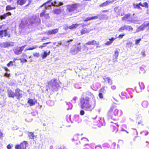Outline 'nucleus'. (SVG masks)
Returning <instances> with one entry per match:
<instances>
[{"label":"nucleus","mask_w":149,"mask_h":149,"mask_svg":"<svg viewBox=\"0 0 149 149\" xmlns=\"http://www.w3.org/2000/svg\"><path fill=\"white\" fill-rule=\"evenodd\" d=\"M81 108L88 111H91L95 106V99L91 101L88 97H86L81 100Z\"/></svg>","instance_id":"1"},{"label":"nucleus","mask_w":149,"mask_h":149,"mask_svg":"<svg viewBox=\"0 0 149 149\" xmlns=\"http://www.w3.org/2000/svg\"><path fill=\"white\" fill-rule=\"evenodd\" d=\"M48 86L52 91H57L59 86L55 79L51 80L48 83Z\"/></svg>","instance_id":"2"},{"label":"nucleus","mask_w":149,"mask_h":149,"mask_svg":"<svg viewBox=\"0 0 149 149\" xmlns=\"http://www.w3.org/2000/svg\"><path fill=\"white\" fill-rule=\"evenodd\" d=\"M52 0H49V1H47L45 3L43 4L42 5H41L40 7L41 8L43 6L46 5L45 6V8L46 9H49V8L50 7L51 5L55 6H61L63 5V3L62 2H60L59 1H55L53 3H51L50 5H48L47 6L46 5L48 4L49 2H50Z\"/></svg>","instance_id":"3"},{"label":"nucleus","mask_w":149,"mask_h":149,"mask_svg":"<svg viewBox=\"0 0 149 149\" xmlns=\"http://www.w3.org/2000/svg\"><path fill=\"white\" fill-rule=\"evenodd\" d=\"M134 14H133L132 16L130 14L126 15L122 18V20L123 21L132 22L133 19L135 18L134 16Z\"/></svg>","instance_id":"4"},{"label":"nucleus","mask_w":149,"mask_h":149,"mask_svg":"<svg viewBox=\"0 0 149 149\" xmlns=\"http://www.w3.org/2000/svg\"><path fill=\"white\" fill-rule=\"evenodd\" d=\"M81 49V47L80 46L76 47L74 46L71 49L70 53L72 54L75 55L77 54Z\"/></svg>","instance_id":"5"},{"label":"nucleus","mask_w":149,"mask_h":149,"mask_svg":"<svg viewBox=\"0 0 149 149\" xmlns=\"http://www.w3.org/2000/svg\"><path fill=\"white\" fill-rule=\"evenodd\" d=\"M40 22V19L38 16L36 15L33 16L30 19V22L31 23H39Z\"/></svg>","instance_id":"6"},{"label":"nucleus","mask_w":149,"mask_h":149,"mask_svg":"<svg viewBox=\"0 0 149 149\" xmlns=\"http://www.w3.org/2000/svg\"><path fill=\"white\" fill-rule=\"evenodd\" d=\"M26 46V45H24L21 47H17L14 50L15 53L17 55L21 54Z\"/></svg>","instance_id":"7"},{"label":"nucleus","mask_w":149,"mask_h":149,"mask_svg":"<svg viewBox=\"0 0 149 149\" xmlns=\"http://www.w3.org/2000/svg\"><path fill=\"white\" fill-rule=\"evenodd\" d=\"M0 47H8L10 46H13L14 43L12 42H4L0 45Z\"/></svg>","instance_id":"8"},{"label":"nucleus","mask_w":149,"mask_h":149,"mask_svg":"<svg viewBox=\"0 0 149 149\" xmlns=\"http://www.w3.org/2000/svg\"><path fill=\"white\" fill-rule=\"evenodd\" d=\"M79 5L78 4H74L68 6V10L71 12L77 9L79 7Z\"/></svg>","instance_id":"9"},{"label":"nucleus","mask_w":149,"mask_h":149,"mask_svg":"<svg viewBox=\"0 0 149 149\" xmlns=\"http://www.w3.org/2000/svg\"><path fill=\"white\" fill-rule=\"evenodd\" d=\"M15 91V96L17 97V99H19V98L21 97L22 96V94L21 93V91H20L18 88L16 89Z\"/></svg>","instance_id":"10"},{"label":"nucleus","mask_w":149,"mask_h":149,"mask_svg":"<svg viewBox=\"0 0 149 149\" xmlns=\"http://www.w3.org/2000/svg\"><path fill=\"white\" fill-rule=\"evenodd\" d=\"M27 25L28 24L26 22V20L25 19H24L22 20L21 23L19 25V27L23 28Z\"/></svg>","instance_id":"11"},{"label":"nucleus","mask_w":149,"mask_h":149,"mask_svg":"<svg viewBox=\"0 0 149 149\" xmlns=\"http://www.w3.org/2000/svg\"><path fill=\"white\" fill-rule=\"evenodd\" d=\"M114 109V108L113 107H111L108 112V115L109 117H110L111 119L115 120V119L113 117V116L111 115V113Z\"/></svg>","instance_id":"12"},{"label":"nucleus","mask_w":149,"mask_h":149,"mask_svg":"<svg viewBox=\"0 0 149 149\" xmlns=\"http://www.w3.org/2000/svg\"><path fill=\"white\" fill-rule=\"evenodd\" d=\"M37 100L35 99L34 100L29 99L28 101V103L29 104L30 106L34 105L35 104L37 103Z\"/></svg>","instance_id":"13"},{"label":"nucleus","mask_w":149,"mask_h":149,"mask_svg":"<svg viewBox=\"0 0 149 149\" xmlns=\"http://www.w3.org/2000/svg\"><path fill=\"white\" fill-rule=\"evenodd\" d=\"M58 31V29H53L51 30L48 31L47 33V34L48 35L55 34L56 33H57Z\"/></svg>","instance_id":"14"},{"label":"nucleus","mask_w":149,"mask_h":149,"mask_svg":"<svg viewBox=\"0 0 149 149\" xmlns=\"http://www.w3.org/2000/svg\"><path fill=\"white\" fill-rule=\"evenodd\" d=\"M146 24H143L138 27L136 30V32H138L141 31L143 30L146 27Z\"/></svg>","instance_id":"15"},{"label":"nucleus","mask_w":149,"mask_h":149,"mask_svg":"<svg viewBox=\"0 0 149 149\" xmlns=\"http://www.w3.org/2000/svg\"><path fill=\"white\" fill-rule=\"evenodd\" d=\"M8 96L9 97L14 98L15 96V93L13 92L11 90H8Z\"/></svg>","instance_id":"16"},{"label":"nucleus","mask_w":149,"mask_h":149,"mask_svg":"<svg viewBox=\"0 0 149 149\" xmlns=\"http://www.w3.org/2000/svg\"><path fill=\"white\" fill-rule=\"evenodd\" d=\"M121 111H119L118 110L116 109L114 110L113 112V115L115 116H120L121 115Z\"/></svg>","instance_id":"17"},{"label":"nucleus","mask_w":149,"mask_h":149,"mask_svg":"<svg viewBox=\"0 0 149 149\" xmlns=\"http://www.w3.org/2000/svg\"><path fill=\"white\" fill-rule=\"evenodd\" d=\"M117 38H112L111 39H109V41L107 42L105 44L107 45H109L111 44L113 41L115 40Z\"/></svg>","instance_id":"18"},{"label":"nucleus","mask_w":149,"mask_h":149,"mask_svg":"<svg viewBox=\"0 0 149 149\" xmlns=\"http://www.w3.org/2000/svg\"><path fill=\"white\" fill-rule=\"evenodd\" d=\"M95 44H96V41L93 40L92 41H88L87 42L86 45H95Z\"/></svg>","instance_id":"19"},{"label":"nucleus","mask_w":149,"mask_h":149,"mask_svg":"<svg viewBox=\"0 0 149 149\" xmlns=\"http://www.w3.org/2000/svg\"><path fill=\"white\" fill-rule=\"evenodd\" d=\"M80 25V24H75L72 25L71 26H69V27H67V28H65V29H66L69 28L71 29H73L77 28L78 25Z\"/></svg>","instance_id":"20"},{"label":"nucleus","mask_w":149,"mask_h":149,"mask_svg":"<svg viewBox=\"0 0 149 149\" xmlns=\"http://www.w3.org/2000/svg\"><path fill=\"white\" fill-rule=\"evenodd\" d=\"M113 2V1H107L106 2L103 3L102 4L100 5V6L102 7H104L108 5L109 3Z\"/></svg>","instance_id":"21"},{"label":"nucleus","mask_w":149,"mask_h":149,"mask_svg":"<svg viewBox=\"0 0 149 149\" xmlns=\"http://www.w3.org/2000/svg\"><path fill=\"white\" fill-rule=\"evenodd\" d=\"M61 11V9L60 8L54 9L53 11V12L54 14L58 15L60 14Z\"/></svg>","instance_id":"22"},{"label":"nucleus","mask_w":149,"mask_h":149,"mask_svg":"<svg viewBox=\"0 0 149 149\" xmlns=\"http://www.w3.org/2000/svg\"><path fill=\"white\" fill-rule=\"evenodd\" d=\"M90 31V30H88L86 28H84L81 31V35H83L84 34L86 33H88Z\"/></svg>","instance_id":"23"},{"label":"nucleus","mask_w":149,"mask_h":149,"mask_svg":"<svg viewBox=\"0 0 149 149\" xmlns=\"http://www.w3.org/2000/svg\"><path fill=\"white\" fill-rule=\"evenodd\" d=\"M26 0H17V3L20 5H22L25 3Z\"/></svg>","instance_id":"24"},{"label":"nucleus","mask_w":149,"mask_h":149,"mask_svg":"<svg viewBox=\"0 0 149 149\" xmlns=\"http://www.w3.org/2000/svg\"><path fill=\"white\" fill-rule=\"evenodd\" d=\"M26 142L24 141L23 143H21L20 145L22 149H25L26 148Z\"/></svg>","instance_id":"25"},{"label":"nucleus","mask_w":149,"mask_h":149,"mask_svg":"<svg viewBox=\"0 0 149 149\" xmlns=\"http://www.w3.org/2000/svg\"><path fill=\"white\" fill-rule=\"evenodd\" d=\"M97 18L98 17L97 16L93 17H87L86 19L84 20V21L86 22L92 19H97Z\"/></svg>","instance_id":"26"},{"label":"nucleus","mask_w":149,"mask_h":149,"mask_svg":"<svg viewBox=\"0 0 149 149\" xmlns=\"http://www.w3.org/2000/svg\"><path fill=\"white\" fill-rule=\"evenodd\" d=\"M47 13H46V9L43 10L42 12L40 13V17H44L46 14Z\"/></svg>","instance_id":"27"},{"label":"nucleus","mask_w":149,"mask_h":149,"mask_svg":"<svg viewBox=\"0 0 149 149\" xmlns=\"http://www.w3.org/2000/svg\"><path fill=\"white\" fill-rule=\"evenodd\" d=\"M148 102L147 101H145L142 102V105L143 107L145 108L147 107L148 106Z\"/></svg>","instance_id":"28"},{"label":"nucleus","mask_w":149,"mask_h":149,"mask_svg":"<svg viewBox=\"0 0 149 149\" xmlns=\"http://www.w3.org/2000/svg\"><path fill=\"white\" fill-rule=\"evenodd\" d=\"M104 80L105 81H108V83L109 84L111 85L112 84V81L109 77H107L105 79L104 78Z\"/></svg>","instance_id":"29"},{"label":"nucleus","mask_w":149,"mask_h":149,"mask_svg":"<svg viewBox=\"0 0 149 149\" xmlns=\"http://www.w3.org/2000/svg\"><path fill=\"white\" fill-rule=\"evenodd\" d=\"M15 8V7H12L10 5H8L6 7V10L8 11L14 9Z\"/></svg>","instance_id":"30"},{"label":"nucleus","mask_w":149,"mask_h":149,"mask_svg":"<svg viewBox=\"0 0 149 149\" xmlns=\"http://www.w3.org/2000/svg\"><path fill=\"white\" fill-rule=\"evenodd\" d=\"M50 53V51H49L48 53H47L46 52H44V54L42 56V58L44 59L48 55H49V54Z\"/></svg>","instance_id":"31"},{"label":"nucleus","mask_w":149,"mask_h":149,"mask_svg":"<svg viewBox=\"0 0 149 149\" xmlns=\"http://www.w3.org/2000/svg\"><path fill=\"white\" fill-rule=\"evenodd\" d=\"M125 25V29L128 30L129 31H132L133 30V28L130 26L128 25Z\"/></svg>","instance_id":"32"},{"label":"nucleus","mask_w":149,"mask_h":149,"mask_svg":"<svg viewBox=\"0 0 149 149\" xmlns=\"http://www.w3.org/2000/svg\"><path fill=\"white\" fill-rule=\"evenodd\" d=\"M37 47H38L37 46L35 45V46H33L32 47L26 49L25 51H26L28 50H32L36 48Z\"/></svg>","instance_id":"33"},{"label":"nucleus","mask_w":149,"mask_h":149,"mask_svg":"<svg viewBox=\"0 0 149 149\" xmlns=\"http://www.w3.org/2000/svg\"><path fill=\"white\" fill-rule=\"evenodd\" d=\"M50 42H49L45 43H44L43 45L39 46V48H40L42 49L43 47L46 46L47 44H49Z\"/></svg>","instance_id":"34"},{"label":"nucleus","mask_w":149,"mask_h":149,"mask_svg":"<svg viewBox=\"0 0 149 149\" xmlns=\"http://www.w3.org/2000/svg\"><path fill=\"white\" fill-rule=\"evenodd\" d=\"M125 29V25L122 26L118 30V31L120 32H123L124 30Z\"/></svg>","instance_id":"35"},{"label":"nucleus","mask_w":149,"mask_h":149,"mask_svg":"<svg viewBox=\"0 0 149 149\" xmlns=\"http://www.w3.org/2000/svg\"><path fill=\"white\" fill-rule=\"evenodd\" d=\"M18 60H20L21 62L22 63L26 62H27V60L25 58H19V59H18Z\"/></svg>","instance_id":"36"},{"label":"nucleus","mask_w":149,"mask_h":149,"mask_svg":"<svg viewBox=\"0 0 149 149\" xmlns=\"http://www.w3.org/2000/svg\"><path fill=\"white\" fill-rule=\"evenodd\" d=\"M29 136L31 139H33L34 135L33 134V133L32 132H30L29 133V134L28 135Z\"/></svg>","instance_id":"37"},{"label":"nucleus","mask_w":149,"mask_h":149,"mask_svg":"<svg viewBox=\"0 0 149 149\" xmlns=\"http://www.w3.org/2000/svg\"><path fill=\"white\" fill-rule=\"evenodd\" d=\"M139 84L141 88V89H144V85L143 83L142 82L139 83Z\"/></svg>","instance_id":"38"},{"label":"nucleus","mask_w":149,"mask_h":149,"mask_svg":"<svg viewBox=\"0 0 149 149\" xmlns=\"http://www.w3.org/2000/svg\"><path fill=\"white\" fill-rule=\"evenodd\" d=\"M7 16V14H4L3 15H1L0 17V18L1 19H5V18Z\"/></svg>","instance_id":"39"},{"label":"nucleus","mask_w":149,"mask_h":149,"mask_svg":"<svg viewBox=\"0 0 149 149\" xmlns=\"http://www.w3.org/2000/svg\"><path fill=\"white\" fill-rule=\"evenodd\" d=\"M132 42H129L127 43V46L129 47H130L132 46Z\"/></svg>","instance_id":"40"},{"label":"nucleus","mask_w":149,"mask_h":149,"mask_svg":"<svg viewBox=\"0 0 149 149\" xmlns=\"http://www.w3.org/2000/svg\"><path fill=\"white\" fill-rule=\"evenodd\" d=\"M13 65V62L12 61H10L8 64L7 66L8 67H10V66H12Z\"/></svg>","instance_id":"41"},{"label":"nucleus","mask_w":149,"mask_h":149,"mask_svg":"<svg viewBox=\"0 0 149 149\" xmlns=\"http://www.w3.org/2000/svg\"><path fill=\"white\" fill-rule=\"evenodd\" d=\"M133 7L134 8H137L139 9L140 8V6H139L138 4H133Z\"/></svg>","instance_id":"42"},{"label":"nucleus","mask_w":149,"mask_h":149,"mask_svg":"<svg viewBox=\"0 0 149 149\" xmlns=\"http://www.w3.org/2000/svg\"><path fill=\"white\" fill-rule=\"evenodd\" d=\"M142 7H145L146 8H148V3L147 2H145L143 3L142 5Z\"/></svg>","instance_id":"43"},{"label":"nucleus","mask_w":149,"mask_h":149,"mask_svg":"<svg viewBox=\"0 0 149 149\" xmlns=\"http://www.w3.org/2000/svg\"><path fill=\"white\" fill-rule=\"evenodd\" d=\"M141 38L136 40H135V45H138L139 44V43L140 41H141Z\"/></svg>","instance_id":"44"},{"label":"nucleus","mask_w":149,"mask_h":149,"mask_svg":"<svg viewBox=\"0 0 149 149\" xmlns=\"http://www.w3.org/2000/svg\"><path fill=\"white\" fill-rule=\"evenodd\" d=\"M4 31H0V38H2L3 37Z\"/></svg>","instance_id":"45"},{"label":"nucleus","mask_w":149,"mask_h":149,"mask_svg":"<svg viewBox=\"0 0 149 149\" xmlns=\"http://www.w3.org/2000/svg\"><path fill=\"white\" fill-rule=\"evenodd\" d=\"M119 52L117 50H116L115 52L114 56L116 58L118 55Z\"/></svg>","instance_id":"46"},{"label":"nucleus","mask_w":149,"mask_h":149,"mask_svg":"<svg viewBox=\"0 0 149 149\" xmlns=\"http://www.w3.org/2000/svg\"><path fill=\"white\" fill-rule=\"evenodd\" d=\"M44 17L45 18L47 19H49L50 18V17L49 15V14L48 13H47L46 14Z\"/></svg>","instance_id":"47"},{"label":"nucleus","mask_w":149,"mask_h":149,"mask_svg":"<svg viewBox=\"0 0 149 149\" xmlns=\"http://www.w3.org/2000/svg\"><path fill=\"white\" fill-rule=\"evenodd\" d=\"M4 76L9 78L10 77V74H8L7 73H6L4 74Z\"/></svg>","instance_id":"48"},{"label":"nucleus","mask_w":149,"mask_h":149,"mask_svg":"<svg viewBox=\"0 0 149 149\" xmlns=\"http://www.w3.org/2000/svg\"><path fill=\"white\" fill-rule=\"evenodd\" d=\"M15 149H22L20 145H17L15 147Z\"/></svg>","instance_id":"49"},{"label":"nucleus","mask_w":149,"mask_h":149,"mask_svg":"<svg viewBox=\"0 0 149 149\" xmlns=\"http://www.w3.org/2000/svg\"><path fill=\"white\" fill-rule=\"evenodd\" d=\"M124 36H125V34H123V33L122 34H120L118 36V38H122Z\"/></svg>","instance_id":"50"},{"label":"nucleus","mask_w":149,"mask_h":149,"mask_svg":"<svg viewBox=\"0 0 149 149\" xmlns=\"http://www.w3.org/2000/svg\"><path fill=\"white\" fill-rule=\"evenodd\" d=\"M85 113L84 111L83 110H81L80 111V114L81 115H83Z\"/></svg>","instance_id":"51"},{"label":"nucleus","mask_w":149,"mask_h":149,"mask_svg":"<svg viewBox=\"0 0 149 149\" xmlns=\"http://www.w3.org/2000/svg\"><path fill=\"white\" fill-rule=\"evenodd\" d=\"M113 99L114 101H113V102L114 103H116V102H118V100L114 97H113Z\"/></svg>","instance_id":"52"},{"label":"nucleus","mask_w":149,"mask_h":149,"mask_svg":"<svg viewBox=\"0 0 149 149\" xmlns=\"http://www.w3.org/2000/svg\"><path fill=\"white\" fill-rule=\"evenodd\" d=\"M33 55L34 56H36L37 57H38L39 56V54L37 53H33Z\"/></svg>","instance_id":"53"},{"label":"nucleus","mask_w":149,"mask_h":149,"mask_svg":"<svg viewBox=\"0 0 149 149\" xmlns=\"http://www.w3.org/2000/svg\"><path fill=\"white\" fill-rule=\"evenodd\" d=\"M118 131V129L117 127H115L114 128L113 132H114L115 133H116Z\"/></svg>","instance_id":"54"},{"label":"nucleus","mask_w":149,"mask_h":149,"mask_svg":"<svg viewBox=\"0 0 149 149\" xmlns=\"http://www.w3.org/2000/svg\"><path fill=\"white\" fill-rule=\"evenodd\" d=\"M4 36H8V33L7 30H5L4 31Z\"/></svg>","instance_id":"55"},{"label":"nucleus","mask_w":149,"mask_h":149,"mask_svg":"<svg viewBox=\"0 0 149 149\" xmlns=\"http://www.w3.org/2000/svg\"><path fill=\"white\" fill-rule=\"evenodd\" d=\"M99 96L100 98L102 99V98L103 97V94L102 93H100L99 94Z\"/></svg>","instance_id":"56"},{"label":"nucleus","mask_w":149,"mask_h":149,"mask_svg":"<svg viewBox=\"0 0 149 149\" xmlns=\"http://www.w3.org/2000/svg\"><path fill=\"white\" fill-rule=\"evenodd\" d=\"M95 45H96L97 48L98 47H100V46H99V43L98 42H97L96 41V44H95Z\"/></svg>","instance_id":"57"},{"label":"nucleus","mask_w":149,"mask_h":149,"mask_svg":"<svg viewBox=\"0 0 149 149\" xmlns=\"http://www.w3.org/2000/svg\"><path fill=\"white\" fill-rule=\"evenodd\" d=\"M111 88L113 90H115L116 89V87L115 85H113L111 87Z\"/></svg>","instance_id":"58"},{"label":"nucleus","mask_w":149,"mask_h":149,"mask_svg":"<svg viewBox=\"0 0 149 149\" xmlns=\"http://www.w3.org/2000/svg\"><path fill=\"white\" fill-rule=\"evenodd\" d=\"M12 147V146L10 144L8 145L7 146V147L8 149H10Z\"/></svg>","instance_id":"59"},{"label":"nucleus","mask_w":149,"mask_h":149,"mask_svg":"<svg viewBox=\"0 0 149 149\" xmlns=\"http://www.w3.org/2000/svg\"><path fill=\"white\" fill-rule=\"evenodd\" d=\"M58 149H65V147L63 146H60Z\"/></svg>","instance_id":"60"},{"label":"nucleus","mask_w":149,"mask_h":149,"mask_svg":"<svg viewBox=\"0 0 149 149\" xmlns=\"http://www.w3.org/2000/svg\"><path fill=\"white\" fill-rule=\"evenodd\" d=\"M22 56L23 57V58H26L27 56L25 54L23 53L22 54Z\"/></svg>","instance_id":"61"},{"label":"nucleus","mask_w":149,"mask_h":149,"mask_svg":"<svg viewBox=\"0 0 149 149\" xmlns=\"http://www.w3.org/2000/svg\"><path fill=\"white\" fill-rule=\"evenodd\" d=\"M118 10V7H116L114 8V10L116 11V12L118 13V11H117V10Z\"/></svg>","instance_id":"62"},{"label":"nucleus","mask_w":149,"mask_h":149,"mask_svg":"<svg viewBox=\"0 0 149 149\" xmlns=\"http://www.w3.org/2000/svg\"><path fill=\"white\" fill-rule=\"evenodd\" d=\"M142 54L143 56H146L145 53L144 52H142Z\"/></svg>","instance_id":"63"},{"label":"nucleus","mask_w":149,"mask_h":149,"mask_svg":"<svg viewBox=\"0 0 149 149\" xmlns=\"http://www.w3.org/2000/svg\"><path fill=\"white\" fill-rule=\"evenodd\" d=\"M3 135V133L1 132L0 131V138Z\"/></svg>","instance_id":"64"}]
</instances>
